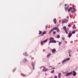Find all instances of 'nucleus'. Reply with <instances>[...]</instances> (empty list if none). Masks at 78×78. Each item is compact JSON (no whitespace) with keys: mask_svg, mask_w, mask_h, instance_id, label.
Returning <instances> with one entry per match:
<instances>
[{"mask_svg":"<svg viewBox=\"0 0 78 78\" xmlns=\"http://www.w3.org/2000/svg\"><path fill=\"white\" fill-rule=\"evenodd\" d=\"M45 75H47V73H46V74H45Z\"/></svg>","mask_w":78,"mask_h":78,"instance_id":"obj_44","label":"nucleus"},{"mask_svg":"<svg viewBox=\"0 0 78 78\" xmlns=\"http://www.w3.org/2000/svg\"><path fill=\"white\" fill-rule=\"evenodd\" d=\"M65 33H66V34H68V32H67V30H65Z\"/></svg>","mask_w":78,"mask_h":78,"instance_id":"obj_26","label":"nucleus"},{"mask_svg":"<svg viewBox=\"0 0 78 78\" xmlns=\"http://www.w3.org/2000/svg\"><path fill=\"white\" fill-rule=\"evenodd\" d=\"M61 73H59L58 74V75L59 76L58 77L60 78L61 77Z\"/></svg>","mask_w":78,"mask_h":78,"instance_id":"obj_18","label":"nucleus"},{"mask_svg":"<svg viewBox=\"0 0 78 78\" xmlns=\"http://www.w3.org/2000/svg\"><path fill=\"white\" fill-rule=\"evenodd\" d=\"M53 35H54L55 34H56V31H53Z\"/></svg>","mask_w":78,"mask_h":78,"instance_id":"obj_24","label":"nucleus"},{"mask_svg":"<svg viewBox=\"0 0 78 78\" xmlns=\"http://www.w3.org/2000/svg\"><path fill=\"white\" fill-rule=\"evenodd\" d=\"M57 78V76H55L54 77V78Z\"/></svg>","mask_w":78,"mask_h":78,"instance_id":"obj_36","label":"nucleus"},{"mask_svg":"<svg viewBox=\"0 0 78 78\" xmlns=\"http://www.w3.org/2000/svg\"><path fill=\"white\" fill-rule=\"evenodd\" d=\"M73 76H75L76 75V73L75 70L73 71Z\"/></svg>","mask_w":78,"mask_h":78,"instance_id":"obj_10","label":"nucleus"},{"mask_svg":"<svg viewBox=\"0 0 78 78\" xmlns=\"http://www.w3.org/2000/svg\"><path fill=\"white\" fill-rule=\"evenodd\" d=\"M76 32L75 30L73 31L72 32V34H75Z\"/></svg>","mask_w":78,"mask_h":78,"instance_id":"obj_22","label":"nucleus"},{"mask_svg":"<svg viewBox=\"0 0 78 78\" xmlns=\"http://www.w3.org/2000/svg\"><path fill=\"white\" fill-rule=\"evenodd\" d=\"M65 39V37H62V40L63 41H64V40Z\"/></svg>","mask_w":78,"mask_h":78,"instance_id":"obj_31","label":"nucleus"},{"mask_svg":"<svg viewBox=\"0 0 78 78\" xmlns=\"http://www.w3.org/2000/svg\"><path fill=\"white\" fill-rule=\"evenodd\" d=\"M53 21L54 23H55V24H56V18H54Z\"/></svg>","mask_w":78,"mask_h":78,"instance_id":"obj_12","label":"nucleus"},{"mask_svg":"<svg viewBox=\"0 0 78 78\" xmlns=\"http://www.w3.org/2000/svg\"><path fill=\"white\" fill-rule=\"evenodd\" d=\"M67 4H65V6H67Z\"/></svg>","mask_w":78,"mask_h":78,"instance_id":"obj_40","label":"nucleus"},{"mask_svg":"<svg viewBox=\"0 0 78 78\" xmlns=\"http://www.w3.org/2000/svg\"><path fill=\"white\" fill-rule=\"evenodd\" d=\"M56 49H51V51L53 53H55L56 52Z\"/></svg>","mask_w":78,"mask_h":78,"instance_id":"obj_7","label":"nucleus"},{"mask_svg":"<svg viewBox=\"0 0 78 78\" xmlns=\"http://www.w3.org/2000/svg\"><path fill=\"white\" fill-rule=\"evenodd\" d=\"M25 62H27V58H25L24 59V61H23Z\"/></svg>","mask_w":78,"mask_h":78,"instance_id":"obj_20","label":"nucleus"},{"mask_svg":"<svg viewBox=\"0 0 78 78\" xmlns=\"http://www.w3.org/2000/svg\"><path fill=\"white\" fill-rule=\"evenodd\" d=\"M73 9L74 10L76 8V6H73Z\"/></svg>","mask_w":78,"mask_h":78,"instance_id":"obj_21","label":"nucleus"},{"mask_svg":"<svg viewBox=\"0 0 78 78\" xmlns=\"http://www.w3.org/2000/svg\"><path fill=\"white\" fill-rule=\"evenodd\" d=\"M48 25H47L46 26H45V28H46V29H47V28H48Z\"/></svg>","mask_w":78,"mask_h":78,"instance_id":"obj_28","label":"nucleus"},{"mask_svg":"<svg viewBox=\"0 0 78 78\" xmlns=\"http://www.w3.org/2000/svg\"><path fill=\"white\" fill-rule=\"evenodd\" d=\"M47 41H48V39H46L43 41H41V44H43V43H45V42H47Z\"/></svg>","mask_w":78,"mask_h":78,"instance_id":"obj_6","label":"nucleus"},{"mask_svg":"<svg viewBox=\"0 0 78 78\" xmlns=\"http://www.w3.org/2000/svg\"><path fill=\"white\" fill-rule=\"evenodd\" d=\"M48 70V69H45V71H47Z\"/></svg>","mask_w":78,"mask_h":78,"instance_id":"obj_35","label":"nucleus"},{"mask_svg":"<svg viewBox=\"0 0 78 78\" xmlns=\"http://www.w3.org/2000/svg\"><path fill=\"white\" fill-rule=\"evenodd\" d=\"M49 43H56V41L54 40V38L53 37L50 38L49 39Z\"/></svg>","mask_w":78,"mask_h":78,"instance_id":"obj_2","label":"nucleus"},{"mask_svg":"<svg viewBox=\"0 0 78 78\" xmlns=\"http://www.w3.org/2000/svg\"><path fill=\"white\" fill-rule=\"evenodd\" d=\"M71 12H72L73 13H74V11H73V10H72V11H71Z\"/></svg>","mask_w":78,"mask_h":78,"instance_id":"obj_34","label":"nucleus"},{"mask_svg":"<svg viewBox=\"0 0 78 78\" xmlns=\"http://www.w3.org/2000/svg\"><path fill=\"white\" fill-rule=\"evenodd\" d=\"M70 59V58H67L65 59H64L62 61V63L64 64V63H65L67 61H69Z\"/></svg>","mask_w":78,"mask_h":78,"instance_id":"obj_3","label":"nucleus"},{"mask_svg":"<svg viewBox=\"0 0 78 78\" xmlns=\"http://www.w3.org/2000/svg\"><path fill=\"white\" fill-rule=\"evenodd\" d=\"M69 53L70 54V51L69 50Z\"/></svg>","mask_w":78,"mask_h":78,"instance_id":"obj_39","label":"nucleus"},{"mask_svg":"<svg viewBox=\"0 0 78 78\" xmlns=\"http://www.w3.org/2000/svg\"><path fill=\"white\" fill-rule=\"evenodd\" d=\"M72 33H71V32H69V33L68 36L69 37H70L72 36Z\"/></svg>","mask_w":78,"mask_h":78,"instance_id":"obj_8","label":"nucleus"},{"mask_svg":"<svg viewBox=\"0 0 78 78\" xmlns=\"http://www.w3.org/2000/svg\"><path fill=\"white\" fill-rule=\"evenodd\" d=\"M57 42H59V41H57Z\"/></svg>","mask_w":78,"mask_h":78,"instance_id":"obj_43","label":"nucleus"},{"mask_svg":"<svg viewBox=\"0 0 78 78\" xmlns=\"http://www.w3.org/2000/svg\"><path fill=\"white\" fill-rule=\"evenodd\" d=\"M43 71H44V72H45V69H43Z\"/></svg>","mask_w":78,"mask_h":78,"instance_id":"obj_37","label":"nucleus"},{"mask_svg":"<svg viewBox=\"0 0 78 78\" xmlns=\"http://www.w3.org/2000/svg\"><path fill=\"white\" fill-rule=\"evenodd\" d=\"M21 75H22V76H23V77H25V75L24 74L21 73Z\"/></svg>","mask_w":78,"mask_h":78,"instance_id":"obj_16","label":"nucleus"},{"mask_svg":"<svg viewBox=\"0 0 78 78\" xmlns=\"http://www.w3.org/2000/svg\"><path fill=\"white\" fill-rule=\"evenodd\" d=\"M23 55H24V56H28V54H27V52L24 53L23 54Z\"/></svg>","mask_w":78,"mask_h":78,"instance_id":"obj_15","label":"nucleus"},{"mask_svg":"<svg viewBox=\"0 0 78 78\" xmlns=\"http://www.w3.org/2000/svg\"><path fill=\"white\" fill-rule=\"evenodd\" d=\"M69 56H71V55H70V54H69Z\"/></svg>","mask_w":78,"mask_h":78,"instance_id":"obj_42","label":"nucleus"},{"mask_svg":"<svg viewBox=\"0 0 78 78\" xmlns=\"http://www.w3.org/2000/svg\"><path fill=\"white\" fill-rule=\"evenodd\" d=\"M59 64H60V63H59Z\"/></svg>","mask_w":78,"mask_h":78,"instance_id":"obj_46","label":"nucleus"},{"mask_svg":"<svg viewBox=\"0 0 78 78\" xmlns=\"http://www.w3.org/2000/svg\"><path fill=\"white\" fill-rule=\"evenodd\" d=\"M73 73V71H72L71 72H69L67 73L66 74V76H70V75H72V74Z\"/></svg>","mask_w":78,"mask_h":78,"instance_id":"obj_5","label":"nucleus"},{"mask_svg":"<svg viewBox=\"0 0 78 78\" xmlns=\"http://www.w3.org/2000/svg\"><path fill=\"white\" fill-rule=\"evenodd\" d=\"M62 44L61 42H59V44H58L59 45H60V44Z\"/></svg>","mask_w":78,"mask_h":78,"instance_id":"obj_30","label":"nucleus"},{"mask_svg":"<svg viewBox=\"0 0 78 78\" xmlns=\"http://www.w3.org/2000/svg\"><path fill=\"white\" fill-rule=\"evenodd\" d=\"M55 72V70H52V71H51V73H54L53 72Z\"/></svg>","mask_w":78,"mask_h":78,"instance_id":"obj_25","label":"nucleus"},{"mask_svg":"<svg viewBox=\"0 0 78 78\" xmlns=\"http://www.w3.org/2000/svg\"><path fill=\"white\" fill-rule=\"evenodd\" d=\"M32 65L33 66V70H34V63L33 62H32Z\"/></svg>","mask_w":78,"mask_h":78,"instance_id":"obj_11","label":"nucleus"},{"mask_svg":"<svg viewBox=\"0 0 78 78\" xmlns=\"http://www.w3.org/2000/svg\"><path fill=\"white\" fill-rule=\"evenodd\" d=\"M55 68L53 67V68H52V69H55Z\"/></svg>","mask_w":78,"mask_h":78,"instance_id":"obj_41","label":"nucleus"},{"mask_svg":"<svg viewBox=\"0 0 78 78\" xmlns=\"http://www.w3.org/2000/svg\"><path fill=\"white\" fill-rule=\"evenodd\" d=\"M69 5H67V7H65V9L66 10V11H67L69 8Z\"/></svg>","mask_w":78,"mask_h":78,"instance_id":"obj_9","label":"nucleus"},{"mask_svg":"<svg viewBox=\"0 0 78 78\" xmlns=\"http://www.w3.org/2000/svg\"><path fill=\"white\" fill-rule=\"evenodd\" d=\"M69 17H72V15H71L70 14H69Z\"/></svg>","mask_w":78,"mask_h":78,"instance_id":"obj_38","label":"nucleus"},{"mask_svg":"<svg viewBox=\"0 0 78 78\" xmlns=\"http://www.w3.org/2000/svg\"><path fill=\"white\" fill-rule=\"evenodd\" d=\"M71 9H72V7H70L69 9L68 10V12H70V10H71Z\"/></svg>","mask_w":78,"mask_h":78,"instance_id":"obj_13","label":"nucleus"},{"mask_svg":"<svg viewBox=\"0 0 78 78\" xmlns=\"http://www.w3.org/2000/svg\"><path fill=\"white\" fill-rule=\"evenodd\" d=\"M77 51H78V49L77 50Z\"/></svg>","mask_w":78,"mask_h":78,"instance_id":"obj_45","label":"nucleus"},{"mask_svg":"<svg viewBox=\"0 0 78 78\" xmlns=\"http://www.w3.org/2000/svg\"><path fill=\"white\" fill-rule=\"evenodd\" d=\"M16 69H13L12 70V72H15L16 71Z\"/></svg>","mask_w":78,"mask_h":78,"instance_id":"obj_32","label":"nucleus"},{"mask_svg":"<svg viewBox=\"0 0 78 78\" xmlns=\"http://www.w3.org/2000/svg\"><path fill=\"white\" fill-rule=\"evenodd\" d=\"M68 27H71V25H70V24H69Z\"/></svg>","mask_w":78,"mask_h":78,"instance_id":"obj_33","label":"nucleus"},{"mask_svg":"<svg viewBox=\"0 0 78 78\" xmlns=\"http://www.w3.org/2000/svg\"><path fill=\"white\" fill-rule=\"evenodd\" d=\"M68 22V20H67V19H63L62 20V22L63 23H66V22Z\"/></svg>","mask_w":78,"mask_h":78,"instance_id":"obj_4","label":"nucleus"},{"mask_svg":"<svg viewBox=\"0 0 78 78\" xmlns=\"http://www.w3.org/2000/svg\"><path fill=\"white\" fill-rule=\"evenodd\" d=\"M75 28V25H74L73 27V29H74V28Z\"/></svg>","mask_w":78,"mask_h":78,"instance_id":"obj_27","label":"nucleus"},{"mask_svg":"<svg viewBox=\"0 0 78 78\" xmlns=\"http://www.w3.org/2000/svg\"><path fill=\"white\" fill-rule=\"evenodd\" d=\"M51 55V54L50 53H49L48 54V55H47V57L48 58H49L50 57V56Z\"/></svg>","mask_w":78,"mask_h":78,"instance_id":"obj_19","label":"nucleus"},{"mask_svg":"<svg viewBox=\"0 0 78 78\" xmlns=\"http://www.w3.org/2000/svg\"><path fill=\"white\" fill-rule=\"evenodd\" d=\"M57 30V33H59V32L60 31V30H59V28H58V27H55L53 28L49 32V34H51V33L52 32V31H54V30Z\"/></svg>","mask_w":78,"mask_h":78,"instance_id":"obj_1","label":"nucleus"},{"mask_svg":"<svg viewBox=\"0 0 78 78\" xmlns=\"http://www.w3.org/2000/svg\"><path fill=\"white\" fill-rule=\"evenodd\" d=\"M57 38H59L60 37V36L59 35H58L57 36Z\"/></svg>","mask_w":78,"mask_h":78,"instance_id":"obj_29","label":"nucleus"},{"mask_svg":"<svg viewBox=\"0 0 78 78\" xmlns=\"http://www.w3.org/2000/svg\"><path fill=\"white\" fill-rule=\"evenodd\" d=\"M42 33V31H39V34H41Z\"/></svg>","mask_w":78,"mask_h":78,"instance_id":"obj_23","label":"nucleus"},{"mask_svg":"<svg viewBox=\"0 0 78 78\" xmlns=\"http://www.w3.org/2000/svg\"><path fill=\"white\" fill-rule=\"evenodd\" d=\"M45 34H46V31H45L43 32V33L41 34V36H43Z\"/></svg>","mask_w":78,"mask_h":78,"instance_id":"obj_14","label":"nucleus"},{"mask_svg":"<svg viewBox=\"0 0 78 78\" xmlns=\"http://www.w3.org/2000/svg\"><path fill=\"white\" fill-rule=\"evenodd\" d=\"M63 29L64 30H67V28H66V26H64L63 27Z\"/></svg>","mask_w":78,"mask_h":78,"instance_id":"obj_17","label":"nucleus"}]
</instances>
